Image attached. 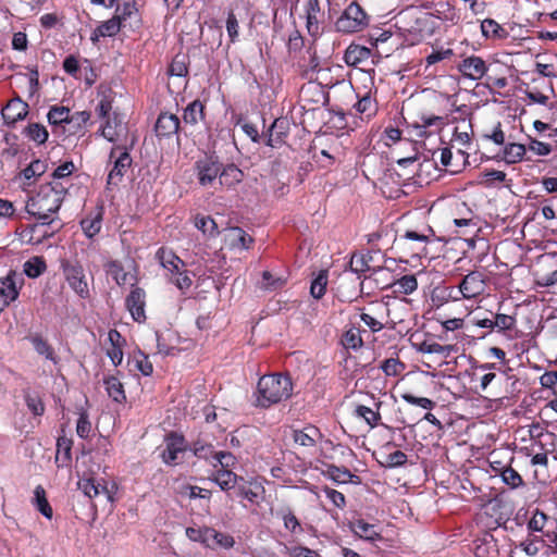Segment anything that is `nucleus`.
I'll use <instances>...</instances> for the list:
<instances>
[{
	"label": "nucleus",
	"instance_id": "obj_1",
	"mask_svg": "<svg viewBox=\"0 0 557 557\" xmlns=\"http://www.w3.org/2000/svg\"><path fill=\"white\" fill-rule=\"evenodd\" d=\"M294 384L289 374L270 373L262 375L252 393V405L259 409H269L288 400Z\"/></svg>",
	"mask_w": 557,
	"mask_h": 557
},
{
	"label": "nucleus",
	"instance_id": "obj_2",
	"mask_svg": "<svg viewBox=\"0 0 557 557\" xmlns=\"http://www.w3.org/2000/svg\"><path fill=\"white\" fill-rule=\"evenodd\" d=\"M66 186L59 182H47L26 201L25 210L37 220L47 221L57 213L66 196Z\"/></svg>",
	"mask_w": 557,
	"mask_h": 557
},
{
	"label": "nucleus",
	"instance_id": "obj_3",
	"mask_svg": "<svg viewBox=\"0 0 557 557\" xmlns=\"http://www.w3.org/2000/svg\"><path fill=\"white\" fill-rule=\"evenodd\" d=\"M490 281V276L485 272L479 270L470 271L461 278L456 288H450L449 297L453 300L478 299L486 294Z\"/></svg>",
	"mask_w": 557,
	"mask_h": 557
},
{
	"label": "nucleus",
	"instance_id": "obj_4",
	"mask_svg": "<svg viewBox=\"0 0 557 557\" xmlns=\"http://www.w3.org/2000/svg\"><path fill=\"white\" fill-rule=\"evenodd\" d=\"M156 258L160 264L169 272L170 282L183 293L190 288L193 280L189 272L185 269V262L172 250L160 247L156 252Z\"/></svg>",
	"mask_w": 557,
	"mask_h": 557
},
{
	"label": "nucleus",
	"instance_id": "obj_5",
	"mask_svg": "<svg viewBox=\"0 0 557 557\" xmlns=\"http://www.w3.org/2000/svg\"><path fill=\"white\" fill-rule=\"evenodd\" d=\"M133 164V159L126 147L114 146L109 154L108 166L111 165L106 183L107 190H113L123 181Z\"/></svg>",
	"mask_w": 557,
	"mask_h": 557
},
{
	"label": "nucleus",
	"instance_id": "obj_6",
	"mask_svg": "<svg viewBox=\"0 0 557 557\" xmlns=\"http://www.w3.org/2000/svg\"><path fill=\"white\" fill-rule=\"evenodd\" d=\"M221 160L218 154L205 153L194 163V172L199 186L202 188L215 187L219 183Z\"/></svg>",
	"mask_w": 557,
	"mask_h": 557
},
{
	"label": "nucleus",
	"instance_id": "obj_7",
	"mask_svg": "<svg viewBox=\"0 0 557 557\" xmlns=\"http://www.w3.org/2000/svg\"><path fill=\"white\" fill-rule=\"evenodd\" d=\"M368 25V16L356 2L350 3L337 18L335 26L342 33H356Z\"/></svg>",
	"mask_w": 557,
	"mask_h": 557
},
{
	"label": "nucleus",
	"instance_id": "obj_8",
	"mask_svg": "<svg viewBox=\"0 0 557 557\" xmlns=\"http://www.w3.org/2000/svg\"><path fill=\"white\" fill-rule=\"evenodd\" d=\"M370 86H363V89L358 88L356 91L357 102L354 109L362 120H370L376 115L379 104L376 100L377 88L374 86L373 78L370 77Z\"/></svg>",
	"mask_w": 557,
	"mask_h": 557
},
{
	"label": "nucleus",
	"instance_id": "obj_9",
	"mask_svg": "<svg viewBox=\"0 0 557 557\" xmlns=\"http://www.w3.org/2000/svg\"><path fill=\"white\" fill-rule=\"evenodd\" d=\"M63 274L71 288L81 297L89 296L88 283L84 268L79 262L63 261L61 263Z\"/></svg>",
	"mask_w": 557,
	"mask_h": 557
},
{
	"label": "nucleus",
	"instance_id": "obj_10",
	"mask_svg": "<svg viewBox=\"0 0 557 557\" xmlns=\"http://www.w3.org/2000/svg\"><path fill=\"white\" fill-rule=\"evenodd\" d=\"M146 299L147 294L145 289L137 286V284H132L131 292L125 298V307L137 323H144L147 319L145 311Z\"/></svg>",
	"mask_w": 557,
	"mask_h": 557
},
{
	"label": "nucleus",
	"instance_id": "obj_11",
	"mask_svg": "<svg viewBox=\"0 0 557 557\" xmlns=\"http://www.w3.org/2000/svg\"><path fill=\"white\" fill-rule=\"evenodd\" d=\"M24 284L23 273L10 270L5 276L0 277V298L9 305L12 304L18 298Z\"/></svg>",
	"mask_w": 557,
	"mask_h": 557
},
{
	"label": "nucleus",
	"instance_id": "obj_12",
	"mask_svg": "<svg viewBox=\"0 0 557 557\" xmlns=\"http://www.w3.org/2000/svg\"><path fill=\"white\" fill-rule=\"evenodd\" d=\"M325 3H330L329 0H307V4L305 8V16H306V28L311 36H317L320 34L321 24L324 23L325 13L323 10V5Z\"/></svg>",
	"mask_w": 557,
	"mask_h": 557
},
{
	"label": "nucleus",
	"instance_id": "obj_13",
	"mask_svg": "<svg viewBox=\"0 0 557 557\" xmlns=\"http://www.w3.org/2000/svg\"><path fill=\"white\" fill-rule=\"evenodd\" d=\"M325 101V92L320 84L308 82L299 90V103L305 111H314Z\"/></svg>",
	"mask_w": 557,
	"mask_h": 557
},
{
	"label": "nucleus",
	"instance_id": "obj_14",
	"mask_svg": "<svg viewBox=\"0 0 557 557\" xmlns=\"http://www.w3.org/2000/svg\"><path fill=\"white\" fill-rule=\"evenodd\" d=\"M164 442L165 448L160 455L162 461L169 466L176 465L178 454L185 451L187 448L184 435L172 431L165 435Z\"/></svg>",
	"mask_w": 557,
	"mask_h": 557
},
{
	"label": "nucleus",
	"instance_id": "obj_15",
	"mask_svg": "<svg viewBox=\"0 0 557 557\" xmlns=\"http://www.w3.org/2000/svg\"><path fill=\"white\" fill-rule=\"evenodd\" d=\"M457 70L465 78L480 81L486 75L488 65L481 57L472 54L463 58L457 64Z\"/></svg>",
	"mask_w": 557,
	"mask_h": 557
},
{
	"label": "nucleus",
	"instance_id": "obj_16",
	"mask_svg": "<svg viewBox=\"0 0 557 557\" xmlns=\"http://www.w3.org/2000/svg\"><path fill=\"white\" fill-rule=\"evenodd\" d=\"M524 94L531 102L546 106L550 95L554 94L553 84L543 77H534L527 86Z\"/></svg>",
	"mask_w": 557,
	"mask_h": 557
},
{
	"label": "nucleus",
	"instance_id": "obj_17",
	"mask_svg": "<svg viewBox=\"0 0 557 557\" xmlns=\"http://www.w3.org/2000/svg\"><path fill=\"white\" fill-rule=\"evenodd\" d=\"M289 129L290 123L288 117L281 116L275 119L267 132L265 145L272 148L281 147L286 143Z\"/></svg>",
	"mask_w": 557,
	"mask_h": 557
},
{
	"label": "nucleus",
	"instance_id": "obj_18",
	"mask_svg": "<svg viewBox=\"0 0 557 557\" xmlns=\"http://www.w3.org/2000/svg\"><path fill=\"white\" fill-rule=\"evenodd\" d=\"M104 271L106 273L111 276L116 285L120 287H123L127 284L132 286V284H137L138 281V273H137V267H135L134 272H127L125 271L123 264L119 260H109L104 263Z\"/></svg>",
	"mask_w": 557,
	"mask_h": 557
},
{
	"label": "nucleus",
	"instance_id": "obj_19",
	"mask_svg": "<svg viewBox=\"0 0 557 557\" xmlns=\"http://www.w3.org/2000/svg\"><path fill=\"white\" fill-rule=\"evenodd\" d=\"M29 112L28 103L20 97L11 99L2 109V117L9 126H14L18 121L24 120Z\"/></svg>",
	"mask_w": 557,
	"mask_h": 557
},
{
	"label": "nucleus",
	"instance_id": "obj_20",
	"mask_svg": "<svg viewBox=\"0 0 557 557\" xmlns=\"http://www.w3.org/2000/svg\"><path fill=\"white\" fill-rule=\"evenodd\" d=\"M214 471L210 475V480L214 482L223 492L227 493V496L232 498V494L230 493L232 490H235L238 482H244L245 479L240 475H237L233 470H224L219 468H213Z\"/></svg>",
	"mask_w": 557,
	"mask_h": 557
},
{
	"label": "nucleus",
	"instance_id": "obj_21",
	"mask_svg": "<svg viewBox=\"0 0 557 557\" xmlns=\"http://www.w3.org/2000/svg\"><path fill=\"white\" fill-rule=\"evenodd\" d=\"M115 16L122 22L123 27L138 28L141 20L135 0H124L116 7Z\"/></svg>",
	"mask_w": 557,
	"mask_h": 557
},
{
	"label": "nucleus",
	"instance_id": "obj_22",
	"mask_svg": "<svg viewBox=\"0 0 557 557\" xmlns=\"http://www.w3.org/2000/svg\"><path fill=\"white\" fill-rule=\"evenodd\" d=\"M103 215L104 207L103 205H99L81 220L79 224L86 237L91 239L100 233Z\"/></svg>",
	"mask_w": 557,
	"mask_h": 557
},
{
	"label": "nucleus",
	"instance_id": "obj_23",
	"mask_svg": "<svg viewBox=\"0 0 557 557\" xmlns=\"http://www.w3.org/2000/svg\"><path fill=\"white\" fill-rule=\"evenodd\" d=\"M181 129V121L174 113L161 112L154 124L156 135L158 137H171L177 135Z\"/></svg>",
	"mask_w": 557,
	"mask_h": 557
},
{
	"label": "nucleus",
	"instance_id": "obj_24",
	"mask_svg": "<svg viewBox=\"0 0 557 557\" xmlns=\"http://www.w3.org/2000/svg\"><path fill=\"white\" fill-rule=\"evenodd\" d=\"M264 487L258 483L257 481H246L238 482V485L235 487V493L237 497L246 499L250 503V505L258 506L260 500L263 498Z\"/></svg>",
	"mask_w": 557,
	"mask_h": 557
},
{
	"label": "nucleus",
	"instance_id": "obj_25",
	"mask_svg": "<svg viewBox=\"0 0 557 557\" xmlns=\"http://www.w3.org/2000/svg\"><path fill=\"white\" fill-rule=\"evenodd\" d=\"M245 174L243 170H240L234 163L223 164L221 162L220 174H219V183L221 187L226 189H232L236 185L240 184L244 181Z\"/></svg>",
	"mask_w": 557,
	"mask_h": 557
},
{
	"label": "nucleus",
	"instance_id": "obj_26",
	"mask_svg": "<svg viewBox=\"0 0 557 557\" xmlns=\"http://www.w3.org/2000/svg\"><path fill=\"white\" fill-rule=\"evenodd\" d=\"M292 437L296 445L312 448L317 445L318 441L322 438V433L319 428L308 424L304 429L293 430Z\"/></svg>",
	"mask_w": 557,
	"mask_h": 557
},
{
	"label": "nucleus",
	"instance_id": "obj_27",
	"mask_svg": "<svg viewBox=\"0 0 557 557\" xmlns=\"http://www.w3.org/2000/svg\"><path fill=\"white\" fill-rule=\"evenodd\" d=\"M71 114L72 113L67 107L52 106L49 109L47 119L54 135L61 136V134H64V126L69 122Z\"/></svg>",
	"mask_w": 557,
	"mask_h": 557
},
{
	"label": "nucleus",
	"instance_id": "obj_28",
	"mask_svg": "<svg viewBox=\"0 0 557 557\" xmlns=\"http://www.w3.org/2000/svg\"><path fill=\"white\" fill-rule=\"evenodd\" d=\"M348 527L356 536L362 540L374 542L381 539L377 527L367 522L364 519H352L348 522Z\"/></svg>",
	"mask_w": 557,
	"mask_h": 557
},
{
	"label": "nucleus",
	"instance_id": "obj_29",
	"mask_svg": "<svg viewBox=\"0 0 557 557\" xmlns=\"http://www.w3.org/2000/svg\"><path fill=\"white\" fill-rule=\"evenodd\" d=\"M430 10V14L441 21L454 22L457 14L454 5L448 0H432L423 5Z\"/></svg>",
	"mask_w": 557,
	"mask_h": 557
},
{
	"label": "nucleus",
	"instance_id": "obj_30",
	"mask_svg": "<svg viewBox=\"0 0 557 557\" xmlns=\"http://www.w3.org/2000/svg\"><path fill=\"white\" fill-rule=\"evenodd\" d=\"M108 339L110 347L107 349V356L111 359L112 363L117 367L123 360V347L125 345V338L116 329H111L108 333Z\"/></svg>",
	"mask_w": 557,
	"mask_h": 557
},
{
	"label": "nucleus",
	"instance_id": "obj_31",
	"mask_svg": "<svg viewBox=\"0 0 557 557\" xmlns=\"http://www.w3.org/2000/svg\"><path fill=\"white\" fill-rule=\"evenodd\" d=\"M89 111H77L71 114L69 122L64 126V136H76L84 135L86 131V125L90 120Z\"/></svg>",
	"mask_w": 557,
	"mask_h": 557
},
{
	"label": "nucleus",
	"instance_id": "obj_32",
	"mask_svg": "<svg viewBox=\"0 0 557 557\" xmlns=\"http://www.w3.org/2000/svg\"><path fill=\"white\" fill-rule=\"evenodd\" d=\"M53 222V219H49L47 221H41L40 223H35L33 225H28L24 232L23 236L27 237V242L33 245H38L44 242V239L49 238L53 235V232L48 231V226Z\"/></svg>",
	"mask_w": 557,
	"mask_h": 557
},
{
	"label": "nucleus",
	"instance_id": "obj_33",
	"mask_svg": "<svg viewBox=\"0 0 557 557\" xmlns=\"http://www.w3.org/2000/svg\"><path fill=\"white\" fill-rule=\"evenodd\" d=\"M394 447L393 443L385 444L379 451V462L386 468L401 467L407 462V455L401 450L389 451Z\"/></svg>",
	"mask_w": 557,
	"mask_h": 557
},
{
	"label": "nucleus",
	"instance_id": "obj_34",
	"mask_svg": "<svg viewBox=\"0 0 557 557\" xmlns=\"http://www.w3.org/2000/svg\"><path fill=\"white\" fill-rule=\"evenodd\" d=\"M205 103L196 99L187 104L183 111V122L185 125L196 126L199 122L205 120Z\"/></svg>",
	"mask_w": 557,
	"mask_h": 557
},
{
	"label": "nucleus",
	"instance_id": "obj_35",
	"mask_svg": "<svg viewBox=\"0 0 557 557\" xmlns=\"http://www.w3.org/2000/svg\"><path fill=\"white\" fill-rule=\"evenodd\" d=\"M371 57V50L367 47L359 45H350L345 53L344 61L348 66H359L363 62H367Z\"/></svg>",
	"mask_w": 557,
	"mask_h": 557
},
{
	"label": "nucleus",
	"instance_id": "obj_36",
	"mask_svg": "<svg viewBox=\"0 0 557 557\" xmlns=\"http://www.w3.org/2000/svg\"><path fill=\"white\" fill-rule=\"evenodd\" d=\"M103 384L108 396L117 404L126 401L124 385L117 375H107L103 377Z\"/></svg>",
	"mask_w": 557,
	"mask_h": 557
},
{
	"label": "nucleus",
	"instance_id": "obj_37",
	"mask_svg": "<svg viewBox=\"0 0 557 557\" xmlns=\"http://www.w3.org/2000/svg\"><path fill=\"white\" fill-rule=\"evenodd\" d=\"M73 441L65 436L57 440L55 465L58 468L67 467L72 461Z\"/></svg>",
	"mask_w": 557,
	"mask_h": 557
},
{
	"label": "nucleus",
	"instance_id": "obj_38",
	"mask_svg": "<svg viewBox=\"0 0 557 557\" xmlns=\"http://www.w3.org/2000/svg\"><path fill=\"white\" fill-rule=\"evenodd\" d=\"M339 342L346 351L359 350L363 346L360 329L351 325L342 334Z\"/></svg>",
	"mask_w": 557,
	"mask_h": 557
},
{
	"label": "nucleus",
	"instance_id": "obj_39",
	"mask_svg": "<svg viewBox=\"0 0 557 557\" xmlns=\"http://www.w3.org/2000/svg\"><path fill=\"white\" fill-rule=\"evenodd\" d=\"M394 294L410 295L418 289V280L414 274H405L388 286Z\"/></svg>",
	"mask_w": 557,
	"mask_h": 557
},
{
	"label": "nucleus",
	"instance_id": "obj_40",
	"mask_svg": "<svg viewBox=\"0 0 557 557\" xmlns=\"http://www.w3.org/2000/svg\"><path fill=\"white\" fill-rule=\"evenodd\" d=\"M23 135L38 146L46 144L49 138L47 127L38 122L28 123L23 129Z\"/></svg>",
	"mask_w": 557,
	"mask_h": 557
},
{
	"label": "nucleus",
	"instance_id": "obj_41",
	"mask_svg": "<svg viewBox=\"0 0 557 557\" xmlns=\"http://www.w3.org/2000/svg\"><path fill=\"white\" fill-rule=\"evenodd\" d=\"M494 471L496 472V475L500 476L503 483H505L512 490L525 486L522 476L511 466H505L502 467L500 469L494 468Z\"/></svg>",
	"mask_w": 557,
	"mask_h": 557
},
{
	"label": "nucleus",
	"instance_id": "obj_42",
	"mask_svg": "<svg viewBox=\"0 0 557 557\" xmlns=\"http://www.w3.org/2000/svg\"><path fill=\"white\" fill-rule=\"evenodd\" d=\"M208 536L207 547L219 546L225 549H230L235 545V540L228 533L216 531L213 528H207L206 531Z\"/></svg>",
	"mask_w": 557,
	"mask_h": 557
},
{
	"label": "nucleus",
	"instance_id": "obj_43",
	"mask_svg": "<svg viewBox=\"0 0 557 557\" xmlns=\"http://www.w3.org/2000/svg\"><path fill=\"white\" fill-rule=\"evenodd\" d=\"M527 153V145L509 143L503 150V159L508 164L521 162Z\"/></svg>",
	"mask_w": 557,
	"mask_h": 557
},
{
	"label": "nucleus",
	"instance_id": "obj_44",
	"mask_svg": "<svg viewBox=\"0 0 557 557\" xmlns=\"http://www.w3.org/2000/svg\"><path fill=\"white\" fill-rule=\"evenodd\" d=\"M193 454L199 458L206 460L212 468H216L215 458L218 451L214 450V447L211 444L203 443L201 441H196L193 444Z\"/></svg>",
	"mask_w": 557,
	"mask_h": 557
},
{
	"label": "nucleus",
	"instance_id": "obj_45",
	"mask_svg": "<svg viewBox=\"0 0 557 557\" xmlns=\"http://www.w3.org/2000/svg\"><path fill=\"white\" fill-rule=\"evenodd\" d=\"M47 270V263L41 256H35L23 264V274L30 278H37Z\"/></svg>",
	"mask_w": 557,
	"mask_h": 557
},
{
	"label": "nucleus",
	"instance_id": "obj_46",
	"mask_svg": "<svg viewBox=\"0 0 557 557\" xmlns=\"http://www.w3.org/2000/svg\"><path fill=\"white\" fill-rule=\"evenodd\" d=\"M28 341L32 343L37 354L45 356L48 360L57 363L58 359L52 346L40 334L29 336Z\"/></svg>",
	"mask_w": 557,
	"mask_h": 557
},
{
	"label": "nucleus",
	"instance_id": "obj_47",
	"mask_svg": "<svg viewBox=\"0 0 557 557\" xmlns=\"http://www.w3.org/2000/svg\"><path fill=\"white\" fill-rule=\"evenodd\" d=\"M372 261V256L370 253L367 255H352L349 261V268L354 273L360 274L368 271H372L375 273L381 270L380 267L372 268L370 262Z\"/></svg>",
	"mask_w": 557,
	"mask_h": 557
},
{
	"label": "nucleus",
	"instance_id": "obj_48",
	"mask_svg": "<svg viewBox=\"0 0 557 557\" xmlns=\"http://www.w3.org/2000/svg\"><path fill=\"white\" fill-rule=\"evenodd\" d=\"M481 30L483 36L492 39H505L508 37V32L498 24L495 20L485 18L481 23Z\"/></svg>",
	"mask_w": 557,
	"mask_h": 557
},
{
	"label": "nucleus",
	"instance_id": "obj_49",
	"mask_svg": "<svg viewBox=\"0 0 557 557\" xmlns=\"http://www.w3.org/2000/svg\"><path fill=\"white\" fill-rule=\"evenodd\" d=\"M189 55L186 53H177L172 59L168 73L171 76L185 77L188 74Z\"/></svg>",
	"mask_w": 557,
	"mask_h": 557
},
{
	"label": "nucleus",
	"instance_id": "obj_50",
	"mask_svg": "<svg viewBox=\"0 0 557 557\" xmlns=\"http://www.w3.org/2000/svg\"><path fill=\"white\" fill-rule=\"evenodd\" d=\"M75 171V165L73 161H65L60 164L51 174V180L49 182H59L66 186V191L69 190L71 184L70 176Z\"/></svg>",
	"mask_w": 557,
	"mask_h": 557
},
{
	"label": "nucleus",
	"instance_id": "obj_51",
	"mask_svg": "<svg viewBox=\"0 0 557 557\" xmlns=\"http://www.w3.org/2000/svg\"><path fill=\"white\" fill-rule=\"evenodd\" d=\"M228 237L233 248L249 249L253 243V238L240 227L231 228Z\"/></svg>",
	"mask_w": 557,
	"mask_h": 557
},
{
	"label": "nucleus",
	"instance_id": "obj_52",
	"mask_svg": "<svg viewBox=\"0 0 557 557\" xmlns=\"http://www.w3.org/2000/svg\"><path fill=\"white\" fill-rule=\"evenodd\" d=\"M379 409L380 404H376V410L364 405H358L355 409V414L362 418L370 428H375L381 421V413Z\"/></svg>",
	"mask_w": 557,
	"mask_h": 557
},
{
	"label": "nucleus",
	"instance_id": "obj_53",
	"mask_svg": "<svg viewBox=\"0 0 557 557\" xmlns=\"http://www.w3.org/2000/svg\"><path fill=\"white\" fill-rule=\"evenodd\" d=\"M277 516L283 520L284 528L292 534H298L302 532L301 524L290 508L287 507L281 509L277 512Z\"/></svg>",
	"mask_w": 557,
	"mask_h": 557
},
{
	"label": "nucleus",
	"instance_id": "obj_54",
	"mask_svg": "<svg viewBox=\"0 0 557 557\" xmlns=\"http://www.w3.org/2000/svg\"><path fill=\"white\" fill-rule=\"evenodd\" d=\"M77 485L84 495L90 499L98 496L101 492H107V487L97 483L94 478H83L78 481Z\"/></svg>",
	"mask_w": 557,
	"mask_h": 557
},
{
	"label": "nucleus",
	"instance_id": "obj_55",
	"mask_svg": "<svg viewBox=\"0 0 557 557\" xmlns=\"http://www.w3.org/2000/svg\"><path fill=\"white\" fill-rule=\"evenodd\" d=\"M329 281L327 270H321L315 278L311 282L310 294L315 299H321L325 292Z\"/></svg>",
	"mask_w": 557,
	"mask_h": 557
},
{
	"label": "nucleus",
	"instance_id": "obj_56",
	"mask_svg": "<svg viewBox=\"0 0 557 557\" xmlns=\"http://www.w3.org/2000/svg\"><path fill=\"white\" fill-rule=\"evenodd\" d=\"M34 495L37 510L46 518L51 519L53 516V510L47 499L45 488L41 485L36 486Z\"/></svg>",
	"mask_w": 557,
	"mask_h": 557
},
{
	"label": "nucleus",
	"instance_id": "obj_57",
	"mask_svg": "<svg viewBox=\"0 0 557 557\" xmlns=\"http://www.w3.org/2000/svg\"><path fill=\"white\" fill-rule=\"evenodd\" d=\"M195 226L201 231L205 235L215 236L219 234L218 225L210 215L197 214L195 218Z\"/></svg>",
	"mask_w": 557,
	"mask_h": 557
},
{
	"label": "nucleus",
	"instance_id": "obj_58",
	"mask_svg": "<svg viewBox=\"0 0 557 557\" xmlns=\"http://www.w3.org/2000/svg\"><path fill=\"white\" fill-rule=\"evenodd\" d=\"M380 369L386 376H397L405 371L406 364L399 358H387L381 362Z\"/></svg>",
	"mask_w": 557,
	"mask_h": 557
},
{
	"label": "nucleus",
	"instance_id": "obj_59",
	"mask_svg": "<svg viewBox=\"0 0 557 557\" xmlns=\"http://www.w3.org/2000/svg\"><path fill=\"white\" fill-rule=\"evenodd\" d=\"M47 171V163L45 161H41L39 159L34 160L30 162L22 172L21 177L24 178V181H30L35 177H39L42 174H45Z\"/></svg>",
	"mask_w": 557,
	"mask_h": 557
},
{
	"label": "nucleus",
	"instance_id": "obj_60",
	"mask_svg": "<svg viewBox=\"0 0 557 557\" xmlns=\"http://www.w3.org/2000/svg\"><path fill=\"white\" fill-rule=\"evenodd\" d=\"M123 27L122 22L114 15L112 18L102 22L97 27V35L104 37L115 36Z\"/></svg>",
	"mask_w": 557,
	"mask_h": 557
},
{
	"label": "nucleus",
	"instance_id": "obj_61",
	"mask_svg": "<svg viewBox=\"0 0 557 557\" xmlns=\"http://www.w3.org/2000/svg\"><path fill=\"white\" fill-rule=\"evenodd\" d=\"M553 519V517L546 515L545 512L536 509L533 511L531 518L528 521L527 529L531 533H536L537 530L542 527H548L547 522Z\"/></svg>",
	"mask_w": 557,
	"mask_h": 557
},
{
	"label": "nucleus",
	"instance_id": "obj_62",
	"mask_svg": "<svg viewBox=\"0 0 557 557\" xmlns=\"http://www.w3.org/2000/svg\"><path fill=\"white\" fill-rule=\"evenodd\" d=\"M443 116L438 115H421L419 122H417V127L421 128L419 132V135H423L426 133V128L429 127H435L437 131L442 128V126L445 124Z\"/></svg>",
	"mask_w": 557,
	"mask_h": 557
},
{
	"label": "nucleus",
	"instance_id": "obj_63",
	"mask_svg": "<svg viewBox=\"0 0 557 557\" xmlns=\"http://www.w3.org/2000/svg\"><path fill=\"white\" fill-rule=\"evenodd\" d=\"M24 398L27 408L34 416H42L45 413V404L38 394L25 392Z\"/></svg>",
	"mask_w": 557,
	"mask_h": 557
},
{
	"label": "nucleus",
	"instance_id": "obj_64",
	"mask_svg": "<svg viewBox=\"0 0 557 557\" xmlns=\"http://www.w3.org/2000/svg\"><path fill=\"white\" fill-rule=\"evenodd\" d=\"M493 324L498 332L511 331L516 327L517 320L513 315L496 313Z\"/></svg>",
	"mask_w": 557,
	"mask_h": 557
}]
</instances>
